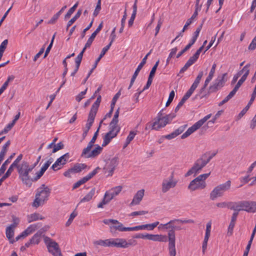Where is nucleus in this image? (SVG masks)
I'll list each match as a JSON object with an SVG mask.
<instances>
[{"label": "nucleus", "instance_id": "nucleus-1", "mask_svg": "<svg viewBox=\"0 0 256 256\" xmlns=\"http://www.w3.org/2000/svg\"><path fill=\"white\" fill-rule=\"evenodd\" d=\"M173 221L172 224L170 225V230L168 232V250L170 256H176V235L175 230H180L182 228L180 224H193L194 220L191 219L182 220L180 219H174L171 220Z\"/></svg>", "mask_w": 256, "mask_h": 256}, {"label": "nucleus", "instance_id": "nucleus-2", "mask_svg": "<svg viewBox=\"0 0 256 256\" xmlns=\"http://www.w3.org/2000/svg\"><path fill=\"white\" fill-rule=\"evenodd\" d=\"M16 168H17L19 178L22 183L30 187L32 183L29 173L34 169V166H30L28 162L26 161H22Z\"/></svg>", "mask_w": 256, "mask_h": 256}, {"label": "nucleus", "instance_id": "nucleus-3", "mask_svg": "<svg viewBox=\"0 0 256 256\" xmlns=\"http://www.w3.org/2000/svg\"><path fill=\"white\" fill-rule=\"evenodd\" d=\"M50 194V189L45 184H42L37 190L32 206L38 208L40 206L43 205L48 200Z\"/></svg>", "mask_w": 256, "mask_h": 256}, {"label": "nucleus", "instance_id": "nucleus-4", "mask_svg": "<svg viewBox=\"0 0 256 256\" xmlns=\"http://www.w3.org/2000/svg\"><path fill=\"white\" fill-rule=\"evenodd\" d=\"M206 156L202 154L199 158H198L194 163L192 166L185 174V177H188L194 174V176L198 174L201 170L204 168L208 163L205 160Z\"/></svg>", "mask_w": 256, "mask_h": 256}, {"label": "nucleus", "instance_id": "nucleus-5", "mask_svg": "<svg viewBox=\"0 0 256 256\" xmlns=\"http://www.w3.org/2000/svg\"><path fill=\"white\" fill-rule=\"evenodd\" d=\"M230 186L231 182L230 180H228L224 184L218 185L210 192V199L214 200L217 198L223 196L224 192L230 188Z\"/></svg>", "mask_w": 256, "mask_h": 256}, {"label": "nucleus", "instance_id": "nucleus-6", "mask_svg": "<svg viewBox=\"0 0 256 256\" xmlns=\"http://www.w3.org/2000/svg\"><path fill=\"white\" fill-rule=\"evenodd\" d=\"M236 207L238 212L246 211L248 212L254 213L256 212V202L252 200H241L236 202Z\"/></svg>", "mask_w": 256, "mask_h": 256}, {"label": "nucleus", "instance_id": "nucleus-7", "mask_svg": "<svg viewBox=\"0 0 256 256\" xmlns=\"http://www.w3.org/2000/svg\"><path fill=\"white\" fill-rule=\"evenodd\" d=\"M227 76V73L224 74L221 76H218L214 82L211 84L208 88V92L213 93L216 92L222 88L227 79L226 76Z\"/></svg>", "mask_w": 256, "mask_h": 256}, {"label": "nucleus", "instance_id": "nucleus-8", "mask_svg": "<svg viewBox=\"0 0 256 256\" xmlns=\"http://www.w3.org/2000/svg\"><path fill=\"white\" fill-rule=\"evenodd\" d=\"M163 110H160L158 114L156 120L154 121L158 124L160 120H164V123L160 125L161 126H165L168 124L175 116L174 114H168L164 116L162 113Z\"/></svg>", "mask_w": 256, "mask_h": 256}, {"label": "nucleus", "instance_id": "nucleus-9", "mask_svg": "<svg viewBox=\"0 0 256 256\" xmlns=\"http://www.w3.org/2000/svg\"><path fill=\"white\" fill-rule=\"evenodd\" d=\"M87 165L85 164H76L74 166L69 168L64 173V175L67 178H70L72 174L80 172L82 170L86 168Z\"/></svg>", "mask_w": 256, "mask_h": 256}, {"label": "nucleus", "instance_id": "nucleus-10", "mask_svg": "<svg viewBox=\"0 0 256 256\" xmlns=\"http://www.w3.org/2000/svg\"><path fill=\"white\" fill-rule=\"evenodd\" d=\"M206 182H201L198 178H196L190 182L188 188L191 191H194L196 190L204 189L206 187Z\"/></svg>", "mask_w": 256, "mask_h": 256}, {"label": "nucleus", "instance_id": "nucleus-11", "mask_svg": "<svg viewBox=\"0 0 256 256\" xmlns=\"http://www.w3.org/2000/svg\"><path fill=\"white\" fill-rule=\"evenodd\" d=\"M47 248L48 252L54 256H62L61 253L60 249L59 248L58 244L54 242H50L47 244Z\"/></svg>", "mask_w": 256, "mask_h": 256}, {"label": "nucleus", "instance_id": "nucleus-12", "mask_svg": "<svg viewBox=\"0 0 256 256\" xmlns=\"http://www.w3.org/2000/svg\"><path fill=\"white\" fill-rule=\"evenodd\" d=\"M70 156L68 152L65 154H64L61 156L60 158H58L56 162L52 165L51 168L54 170L56 171L58 170L60 168H59L57 169L56 168L60 166H63L68 161V158H70Z\"/></svg>", "mask_w": 256, "mask_h": 256}, {"label": "nucleus", "instance_id": "nucleus-13", "mask_svg": "<svg viewBox=\"0 0 256 256\" xmlns=\"http://www.w3.org/2000/svg\"><path fill=\"white\" fill-rule=\"evenodd\" d=\"M118 158L114 157L108 162L104 168L108 172V176H112L115 168L118 165Z\"/></svg>", "mask_w": 256, "mask_h": 256}, {"label": "nucleus", "instance_id": "nucleus-14", "mask_svg": "<svg viewBox=\"0 0 256 256\" xmlns=\"http://www.w3.org/2000/svg\"><path fill=\"white\" fill-rule=\"evenodd\" d=\"M198 58V57L195 54H194L192 56L190 57L187 62L185 64L184 66L180 70L178 76L182 78V76H180V74L185 72L190 66L197 60Z\"/></svg>", "mask_w": 256, "mask_h": 256}, {"label": "nucleus", "instance_id": "nucleus-15", "mask_svg": "<svg viewBox=\"0 0 256 256\" xmlns=\"http://www.w3.org/2000/svg\"><path fill=\"white\" fill-rule=\"evenodd\" d=\"M102 147L103 146H100L97 144L96 147L92 150L91 152L90 150L88 153H86L84 155H82V152L80 156L81 157H84L85 158H95L101 153L102 150Z\"/></svg>", "mask_w": 256, "mask_h": 256}, {"label": "nucleus", "instance_id": "nucleus-16", "mask_svg": "<svg viewBox=\"0 0 256 256\" xmlns=\"http://www.w3.org/2000/svg\"><path fill=\"white\" fill-rule=\"evenodd\" d=\"M110 246L116 248H128L127 242L124 238H116L110 240Z\"/></svg>", "mask_w": 256, "mask_h": 256}, {"label": "nucleus", "instance_id": "nucleus-17", "mask_svg": "<svg viewBox=\"0 0 256 256\" xmlns=\"http://www.w3.org/2000/svg\"><path fill=\"white\" fill-rule=\"evenodd\" d=\"M144 190L142 189L137 192L136 194L134 196V198L132 199V202L130 204V206L138 205L142 200V198L144 196Z\"/></svg>", "mask_w": 256, "mask_h": 256}, {"label": "nucleus", "instance_id": "nucleus-18", "mask_svg": "<svg viewBox=\"0 0 256 256\" xmlns=\"http://www.w3.org/2000/svg\"><path fill=\"white\" fill-rule=\"evenodd\" d=\"M188 124H184L183 126H182L171 134L164 136V138L168 140H171L174 138L182 134L184 130L186 128Z\"/></svg>", "mask_w": 256, "mask_h": 256}, {"label": "nucleus", "instance_id": "nucleus-19", "mask_svg": "<svg viewBox=\"0 0 256 256\" xmlns=\"http://www.w3.org/2000/svg\"><path fill=\"white\" fill-rule=\"evenodd\" d=\"M99 132V129H97L96 132H94V136L88 142L86 148H84L82 150V155L88 153L91 150L92 147L94 146V144L95 142Z\"/></svg>", "mask_w": 256, "mask_h": 256}, {"label": "nucleus", "instance_id": "nucleus-20", "mask_svg": "<svg viewBox=\"0 0 256 256\" xmlns=\"http://www.w3.org/2000/svg\"><path fill=\"white\" fill-rule=\"evenodd\" d=\"M200 127L201 126L200 124L198 122H197L191 127L189 128L188 130L182 135L181 138L182 139L186 138Z\"/></svg>", "mask_w": 256, "mask_h": 256}, {"label": "nucleus", "instance_id": "nucleus-21", "mask_svg": "<svg viewBox=\"0 0 256 256\" xmlns=\"http://www.w3.org/2000/svg\"><path fill=\"white\" fill-rule=\"evenodd\" d=\"M177 181H167L166 180H164L162 184V192L165 193L168 191L170 188H174L176 184Z\"/></svg>", "mask_w": 256, "mask_h": 256}, {"label": "nucleus", "instance_id": "nucleus-22", "mask_svg": "<svg viewBox=\"0 0 256 256\" xmlns=\"http://www.w3.org/2000/svg\"><path fill=\"white\" fill-rule=\"evenodd\" d=\"M118 134L114 132L109 130L103 138V142L102 144V146H107L111 141V140L116 137Z\"/></svg>", "mask_w": 256, "mask_h": 256}, {"label": "nucleus", "instance_id": "nucleus-23", "mask_svg": "<svg viewBox=\"0 0 256 256\" xmlns=\"http://www.w3.org/2000/svg\"><path fill=\"white\" fill-rule=\"evenodd\" d=\"M204 75V72L202 71H200L198 76H196V80H194V82L192 84V86H190V88L188 90V92L190 93L191 94H192L194 90L196 88L198 87V84H200V81L201 78H202V76Z\"/></svg>", "mask_w": 256, "mask_h": 256}, {"label": "nucleus", "instance_id": "nucleus-24", "mask_svg": "<svg viewBox=\"0 0 256 256\" xmlns=\"http://www.w3.org/2000/svg\"><path fill=\"white\" fill-rule=\"evenodd\" d=\"M159 222H156L152 224H145L140 226H137L138 230H153L158 225Z\"/></svg>", "mask_w": 256, "mask_h": 256}, {"label": "nucleus", "instance_id": "nucleus-25", "mask_svg": "<svg viewBox=\"0 0 256 256\" xmlns=\"http://www.w3.org/2000/svg\"><path fill=\"white\" fill-rule=\"evenodd\" d=\"M14 228H12V227L8 226L6 228V236L9 240V242L10 244H13L14 242H15L14 240L13 239L14 236Z\"/></svg>", "mask_w": 256, "mask_h": 256}, {"label": "nucleus", "instance_id": "nucleus-26", "mask_svg": "<svg viewBox=\"0 0 256 256\" xmlns=\"http://www.w3.org/2000/svg\"><path fill=\"white\" fill-rule=\"evenodd\" d=\"M167 237L166 236L161 234H150V240L154 242H166L167 241Z\"/></svg>", "mask_w": 256, "mask_h": 256}, {"label": "nucleus", "instance_id": "nucleus-27", "mask_svg": "<svg viewBox=\"0 0 256 256\" xmlns=\"http://www.w3.org/2000/svg\"><path fill=\"white\" fill-rule=\"evenodd\" d=\"M103 26V22H102L100 24L98 25L97 28L96 30L91 34L90 36L88 39L87 42H88V44H92L93 41L94 40L96 36L98 34L101 30Z\"/></svg>", "mask_w": 256, "mask_h": 256}, {"label": "nucleus", "instance_id": "nucleus-28", "mask_svg": "<svg viewBox=\"0 0 256 256\" xmlns=\"http://www.w3.org/2000/svg\"><path fill=\"white\" fill-rule=\"evenodd\" d=\"M118 122L112 120L109 125V130L118 134L120 130V127L118 124Z\"/></svg>", "mask_w": 256, "mask_h": 256}, {"label": "nucleus", "instance_id": "nucleus-29", "mask_svg": "<svg viewBox=\"0 0 256 256\" xmlns=\"http://www.w3.org/2000/svg\"><path fill=\"white\" fill-rule=\"evenodd\" d=\"M191 96L192 94L188 92L185 94L180 101L178 102V106L175 108L174 111L176 112L180 110V108L182 106L186 101Z\"/></svg>", "mask_w": 256, "mask_h": 256}, {"label": "nucleus", "instance_id": "nucleus-30", "mask_svg": "<svg viewBox=\"0 0 256 256\" xmlns=\"http://www.w3.org/2000/svg\"><path fill=\"white\" fill-rule=\"evenodd\" d=\"M16 154H12L9 158L4 162L0 168V176L6 170V166L11 162L12 159L14 157Z\"/></svg>", "mask_w": 256, "mask_h": 256}, {"label": "nucleus", "instance_id": "nucleus-31", "mask_svg": "<svg viewBox=\"0 0 256 256\" xmlns=\"http://www.w3.org/2000/svg\"><path fill=\"white\" fill-rule=\"evenodd\" d=\"M43 219H44V217L42 216L36 212L28 216V220L29 223L34 221L38 220Z\"/></svg>", "mask_w": 256, "mask_h": 256}, {"label": "nucleus", "instance_id": "nucleus-32", "mask_svg": "<svg viewBox=\"0 0 256 256\" xmlns=\"http://www.w3.org/2000/svg\"><path fill=\"white\" fill-rule=\"evenodd\" d=\"M41 236H42L41 232H37L30 239V243H32V244H38L40 242Z\"/></svg>", "mask_w": 256, "mask_h": 256}, {"label": "nucleus", "instance_id": "nucleus-33", "mask_svg": "<svg viewBox=\"0 0 256 256\" xmlns=\"http://www.w3.org/2000/svg\"><path fill=\"white\" fill-rule=\"evenodd\" d=\"M95 194V188H92L90 191L85 196H84L81 200L80 202H89L94 196Z\"/></svg>", "mask_w": 256, "mask_h": 256}, {"label": "nucleus", "instance_id": "nucleus-34", "mask_svg": "<svg viewBox=\"0 0 256 256\" xmlns=\"http://www.w3.org/2000/svg\"><path fill=\"white\" fill-rule=\"evenodd\" d=\"M110 240H98L94 241V245L102 246H110Z\"/></svg>", "mask_w": 256, "mask_h": 256}, {"label": "nucleus", "instance_id": "nucleus-35", "mask_svg": "<svg viewBox=\"0 0 256 256\" xmlns=\"http://www.w3.org/2000/svg\"><path fill=\"white\" fill-rule=\"evenodd\" d=\"M96 116L93 115L92 114H88V122L86 126V130H89L94 122Z\"/></svg>", "mask_w": 256, "mask_h": 256}, {"label": "nucleus", "instance_id": "nucleus-36", "mask_svg": "<svg viewBox=\"0 0 256 256\" xmlns=\"http://www.w3.org/2000/svg\"><path fill=\"white\" fill-rule=\"evenodd\" d=\"M100 103L96 101L92 104L89 114H92L94 116H96V114L98 112V108L100 106Z\"/></svg>", "mask_w": 256, "mask_h": 256}, {"label": "nucleus", "instance_id": "nucleus-37", "mask_svg": "<svg viewBox=\"0 0 256 256\" xmlns=\"http://www.w3.org/2000/svg\"><path fill=\"white\" fill-rule=\"evenodd\" d=\"M78 2H76L67 12L65 14L64 19L66 20L69 18L73 12L75 11L76 9L78 7Z\"/></svg>", "mask_w": 256, "mask_h": 256}, {"label": "nucleus", "instance_id": "nucleus-38", "mask_svg": "<svg viewBox=\"0 0 256 256\" xmlns=\"http://www.w3.org/2000/svg\"><path fill=\"white\" fill-rule=\"evenodd\" d=\"M14 168L10 166L6 173L0 178V183L2 184V182L11 174Z\"/></svg>", "mask_w": 256, "mask_h": 256}, {"label": "nucleus", "instance_id": "nucleus-39", "mask_svg": "<svg viewBox=\"0 0 256 256\" xmlns=\"http://www.w3.org/2000/svg\"><path fill=\"white\" fill-rule=\"evenodd\" d=\"M217 152L213 153H210V152H207L202 154H205L206 157L205 158V160L208 164L210 160L216 154Z\"/></svg>", "mask_w": 256, "mask_h": 256}, {"label": "nucleus", "instance_id": "nucleus-40", "mask_svg": "<svg viewBox=\"0 0 256 256\" xmlns=\"http://www.w3.org/2000/svg\"><path fill=\"white\" fill-rule=\"evenodd\" d=\"M82 10H78L74 16L68 22V25L72 24L82 14Z\"/></svg>", "mask_w": 256, "mask_h": 256}, {"label": "nucleus", "instance_id": "nucleus-41", "mask_svg": "<svg viewBox=\"0 0 256 256\" xmlns=\"http://www.w3.org/2000/svg\"><path fill=\"white\" fill-rule=\"evenodd\" d=\"M118 224V226H110L111 232H112L114 230H118L120 232H124V230H123V228H125V227L123 226V224L120 222H119Z\"/></svg>", "mask_w": 256, "mask_h": 256}, {"label": "nucleus", "instance_id": "nucleus-42", "mask_svg": "<svg viewBox=\"0 0 256 256\" xmlns=\"http://www.w3.org/2000/svg\"><path fill=\"white\" fill-rule=\"evenodd\" d=\"M23 158V155L22 154H20L18 156L17 158L14 160V161L12 162V164L10 166H12V168L18 166L20 164L19 162L22 160Z\"/></svg>", "mask_w": 256, "mask_h": 256}, {"label": "nucleus", "instance_id": "nucleus-43", "mask_svg": "<svg viewBox=\"0 0 256 256\" xmlns=\"http://www.w3.org/2000/svg\"><path fill=\"white\" fill-rule=\"evenodd\" d=\"M88 180L86 178V177H84L80 180H78L76 182L73 186V189H76L80 186L82 184L86 183Z\"/></svg>", "mask_w": 256, "mask_h": 256}, {"label": "nucleus", "instance_id": "nucleus-44", "mask_svg": "<svg viewBox=\"0 0 256 256\" xmlns=\"http://www.w3.org/2000/svg\"><path fill=\"white\" fill-rule=\"evenodd\" d=\"M39 224H34L30 226L26 229V231L28 232V234H30L34 232L37 228H39L40 226H38Z\"/></svg>", "mask_w": 256, "mask_h": 256}, {"label": "nucleus", "instance_id": "nucleus-45", "mask_svg": "<svg viewBox=\"0 0 256 256\" xmlns=\"http://www.w3.org/2000/svg\"><path fill=\"white\" fill-rule=\"evenodd\" d=\"M237 206L236 202H228L226 203V208L231 210H234V212L236 211V207Z\"/></svg>", "mask_w": 256, "mask_h": 256}, {"label": "nucleus", "instance_id": "nucleus-46", "mask_svg": "<svg viewBox=\"0 0 256 256\" xmlns=\"http://www.w3.org/2000/svg\"><path fill=\"white\" fill-rule=\"evenodd\" d=\"M78 213L74 211L70 215V216L66 224V226H68L72 222L73 220L77 216Z\"/></svg>", "mask_w": 256, "mask_h": 256}, {"label": "nucleus", "instance_id": "nucleus-47", "mask_svg": "<svg viewBox=\"0 0 256 256\" xmlns=\"http://www.w3.org/2000/svg\"><path fill=\"white\" fill-rule=\"evenodd\" d=\"M64 145L62 142H60L57 144H54V148H53L52 152H56L58 150H62L64 148Z\"/></svg>", "mask_w": 256, "mask_h": 256}, {"label": "nucleus", "instance_id": "nucleus-48", "mask_svg": "<svg viewBox=\"0 0 256 256\" xmlns=\"http://www.w3.org/2000/svg\"><path fill=\"white\" fill-rule=\"evenodd\" d=\"M100 170V168L98 166L91 172L89 173L87 176H85L86 178L88 180H89L98 173V170Z\"/></svg>", "mask_w": 256, "mask_h": 256}, {"label": "nucleus", "instance_id": "nucleus-49", "mask_svg": "<svg viewBox=\"0 0 256 256\" xmlns=\"http://www.w3.org/2000/svg\"><path fill=\"white\" fill-rule=\"evenodd\" d=\"M100 170V168L98 166L91 172L89 173L87 176H85L86 178L88 180H89L98 173V170Z\"/></svg>", "mask_w": 256, "mask_h": 256}, {"label": "nucleus", "instance_id": "nucleus-50", "mask_svg": "<svg viewBox=\"0 0 256 256\" xmlns=\"http://www.w3.org/2000/svg\"><path fill=\"white\" fill-rule=\"evenodd\" d=\"M174 95H175V93H174V90H172L170 93L168 100L166 102V107L169 106L170 104V103L172 102V101L173 100L174 98Z\"/></svg>", "mask_w": 256, "mask_h": 256}, {"label": "nucleus", "instance_id": "nucleus-51", "mask_svg": "<svg viewBox=\"0 0 256 256\" xmlns=\"http://www.w3.org/2000/svg\"><path fill=\"white\" fill-rule=\"evenodd\" d=\"M56 34V32L54 33V36H52V39L51 40V42H50V44L48 45V48H46V50L45 52V53H44V58H45L47 56L52 46V44H53V42H54V37H55V36Z\"/></svg>", "mask_w": 256, "mask_h": 256}, {"label": "nucleus", "instance_id": "nucleus-52", "mask_svg": "<svg viewBox=\"0 0 256 256\" xmlns=\"http://www.w3.org/2000/svg\"><path fill=\"white\" fill-rule=\"evenodd\" d=\"M204 21H205V19H204L202 20V24L196 28V30L195 31V32H194V36H193V37L197 38L198 35H199V34L202 28V26H203V24L204 23Z\"/></svg>", "mask_w": 256, "mask_h": 256}, {"label": "nucleus", "instance_id": "nucleus-53", "mask_svg": "<svg viewBox=\"0 0 256 256\" xmlns=\"http://www.w3.org/2000/svg\"><path fill=\"white\" fill-rule=\"evenodd\" d=\"M120 90L114 95V96L113 97L112 99V102H111V104H110V107H113L114 108V106H115V104H116V102L117 100L118 99V98L120 97Z\"/></svg>", "mask_w": 256, "mask_h": 256}, {"label": "nucleus", "instance_id": "nucleus-54", "mask_svg": "<svg viewBox=\"0 0 256 256\" xmlns=\"http://www.w3.org/2000/svg\"><path fill=\"white\" fill-rule=\"evenodd\" d=\"M156 124H157L155 122H149L146 124L145 129L146 130L150 129L156 130Z\"/></svg>", "mask_w": 256, "mask_h": 256}, {"label": "nucleus", "instance_id": "nucleus-55", "mask_svg": "<svg viewBox=\"0 0 256 256\" xmlns=\"http://www.w3.org/2000/svg\"><path fill=\"white\" fill-rule=\"evenodd\" d=\"M177 50H178V49L176 48H173L171 50V52H170V54H169L168 57V58L166 60V65H168V64L170 58H172L174 56V55L176 54L177 52Z\"/></svg>", "mask_w": 256, "mask_h": 256}, {"label": "nucleus", "instance_id": "nucleus-56", "mask_svg": "<svg viewBox=\"0 0 256 256\" xmlns=\"http://www.w3.org/2000/svg\"><path fill=\"white\" fill-rule=\"evenodd\" d=\"M44 172L40 170V171L36 172V176L32 178H30L31 183L32 184V182L37 181L38 179H40L41 176L44 174Z\"/></svg>", "mask_w": 256, "mask_h": 256}, {"label": "nucleus", "instance_id": "nucleus-57", "mask_svg": "<svg viewBox=\"0 0 256 256\" xmlns=\"http://www.w3.org/2000/svg\"><path fill=\"white\" fill-rule=\"evenodd\" d=\"M248 104H249V102H248V104H246V106L244 108L242 109V110L238 114V117L239 118H242L245 114L246 112L248 110L250 106H251V105H248Z\"/></svg>", "mask_w": 256, "mask_h": 256}, {"label": "nucleus", "instance_id": "nucleus-58", "mask_svg": "<svg viewBox=\"0 0 256 256\" xmlns=\"http://www.w3.org/2000/svg\"><path fill=\"white\" fill-rule=\"evenodd\" d=\"M12 224H11L10 226L12 227V228H14L18 224H19L20 220L18 218L16 217L15 216H12Z\"/></svg>", "mask_w": 256, "mask_h": 256}, {"label": "nucleus", "instance_id": "nucleus-59", "mask_svg": "<svg viewBox=\"0 0 256 256\" xmlns=\"http://www.w3.org/2000/svg\"><path fill=\"white\" fill-rule=\"evenodd\" d=\"M88 90V88H86L84 90L81 92L76 96V100L78 102H80L84 98V95L86 94Z\"/></svg>", "mask_w": 256, "mask_h": 256}, {"label": "nucleus", "instance_id": "nucleus-60", "mask_svg": "<svg viewBox=\"0 0 256 256\" xmlns=\"http://www.w3.org/2000/svg\"><path fill=\"white\" fill-rule=\"evenodd\" d=\"M159 62H160V60H158L156 62V64L153 66V67L152 68V69L151 70L150 72V74H149L150 76H151L154 77L155 73H156V68H158V66Z\"/></svg>", "mask_w": 256, "mask_h": 256}, {"label": "nucleus", "instance_id": "nucleus-61", "mask_svg": "<svg viewBox=\"0 0 256 256\" xmlns=\"http://www.w3.org/2000/svg\"><path fill=\"white\" fill-rule=\"evenodd\" d=\"M60 15L57 12L53 16L51 19L48 22V24H54L56 23Z\"/></svg>", "mask_w": 256, "mask_h": 256}, {"label": "nucleus", "instance_id": "nucleus-62", "mask_svg": "<svg viewBox=\"0 0 256 256\" xmlns=\"http://www.w3.org/2000/svg\"><path fill=\"white\" fill-rule=\"evenodd\" d=\"M236 223L230 222L228 229V235L232 236L233 233V230Z\"/></svg>", "mask_w": 256, "mask_h": 256}, {"label": "nucleus", "instance_id": "nucleus-63", "mask_svg": "<svg viewBox=\"0 0 256 256\" xmlns=\"http://www.w3.org/2000/svg\"><path fill=\"white\" fill-rule=\"evenodd\" d=\"M8 44V40H4L0 45V52H4Z\"/></svg>", "mask_w": 256, "mask_h": 256}, {"label": "nucleus", "instance_id": "nucleus-64", "mask_svg": "<svg viewBox=\"0 0 256 256\" xmlns=\"http://www.w3.org/2000/svg\"><path fill=\"white\" fill-rule=\"evenodd\" d=\"M210 174V172L202 174L198 176L196 178H198L201 182H206L205 180L209 176Z\"/></svg>", "mask_w": 256, "mask_h": 256}]
</instances>
